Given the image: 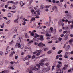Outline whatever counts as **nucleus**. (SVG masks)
Listing matches in <instances>:
<instances>
[{
	"mask_svg": "<svg viewBox=\"0 0 73 73\" xmlns=\"http://www.w3.org/2000/svg\"><path fill=\"white\" fill-rule=\"evenodd\" d=\"M36 52H40V53H41V52H42V50H37L36 51Z\"/></svg>",
	"mask_w": 73,
	"mask_h": 73,
	"instance_id": "44",
	"label": "nucleus"
},
{
	"mask_svg": "<svg viewBox=\"0 0 73 73\" xmlns=\"http://www.w3.org/2000/svg\"><path fill=\"white\" fill-rule=\"evenodd\" d=\"M8 16L9 17H12V14H11V13H9L8 14Z\"/></svg>",
	"mask_w": 73,
	"mask_h": 73,
	"instance_id": "27",
	"label": "nucleus"
},
{
	"mask_svg": "<svg viewBox=\"0 0 73 73\" xmlns=\"http://www.w3.org/2000/svg\"><path fill=\"white\" fill-rule=\"evenodd\" d=\"M14 44V42H13V41L11 40L10 42H9V44L10 45H11V46H12Z\"/></svg>",
	"mask_w": 73,
	"mask_h": 73,
	"instance_id": "10",
	"label": "nucleus"
},
{
	"mask_svg": "<svg viewBox=\"0 0 73 73\" xmlns=\"http://www.w3.org/2000/svg\"><path fill=\"white\" fill-rule=\"evenodd\" d=\"M50 69V67H47V68H46L45 67H43L42 69V70L44 72H46V71H48Z\"/></svg>",
	"mask_w": 73,
	"mask_h": 73,
	"instance_id": "4",
	"label": "nucleus"
},
{
	"mask_svg": "<svg viewBox=\"0 0 73 73\" xmlns=\"http://www.w3.org/2000/svg\"><path fill=\"white\" fill-rule=\"evenodd\" d=\"M49 49V48H46L44 49V51H46L47 50Z\"/></svg>",
	"mask_w": 73,
	"mask_h": 73,
	"instance_id": "45",
	"label": "nucleus"
},
{
	"mask_svg": "<svg viewBox=\"0 0 73 73\" xmlns=\"http://www.w3.org/2000/svg\"><path fill=\"white\" fill-rule=\"evenodd\" d=\"M70 53L69 52H67L65 53V55H67V56H69V55H70Z\"/></svg>",
	"mask_w": 73,
	"mask_h": 73,
	"instance_id": "31",
	"label": "nucleus"
},
{
	"mask_svg": "<svg viewBox=\"0 0 73 73\" xmlns=\"http://www.w3.org/2000/svg\"><path fill=\"white\" fill-rule=\"evenodd\" d=\"M72 23V21H68V24H70Z\"/></svg>",
	"mask_w": 73,
	"mask_h": 73,
	"instance_id": "61",
	"label": "nucleus"
},
{
	"mask_svg": "<svg viewBox=\"0 0 73 73\" xmlns=\"http://www.w3.org/2000/svg\"><path fill=\"white\" fill-rule=\"evenodd\" d=\"M11 66H12V65H10L8 66V68H9V69H10L11 68Z\"/></svg>",
	"mask_w": 73,
	"mask_h": 73,
	"instance_id": "54",
	"label": "nucleus"
},
{
	"mask_svg": "<svg viewBox=\"0 0 73 73\" xmlns=\"http://www.w3.org/2000/svg\"><path fill=\"white\" fill-rule=\"evenodd\" d=\"M20 4L21 5V7H23V5H25V3H23V2L22 1H21L20 2Z\"/></svg>",
	"mask_w": 73,
	"mask_h": 73,
	"instance_id": "17",
	"label": "nucleus"
},
{
	"mask_svg": "<svg viewBox=\"0 0 73 73\" xmlns=\"http://www.w3.org/2000/svg\"><path fill=\"white\" fill-rule=\"evenodd\" d=\"M56 32V29H54L52 27H50V29H47L46 31V33H52L53 34H55Z\"/></svg>",
	"mask_w": 73,
	"mask_h": 73,
	"instance_id": "1",
	"label": "nucleus"
},
{
	"mask_svg": "<svg viewBox=\"0 0 73 73\" xmlns=\"http://www.w3.org/2000/svg\"><path fill=\"white\" fill-rule=\"evenodd\" d=\"M64 37L65 38L64 39V40L65 41L67 40H68V36H66V35H65Z\"/></svg>",
	"mask_w": 73,
	"mask_h": 73,
	"instance_id": "29",
	"label": "nucleus"
},
{
	"mask_svg": "<svg viewBox=\"0 0 73 73\" xmlns=\"http://www.w3.org/2000/svg\"><path fill=\"white\" fill-rule=\"evenodd\" d=\"M16 46H17L18 48H20L21 47V45L19 43H17L16 45Z\"/></svg>",
	"mask_w": 73,
	"mask_h": 73,
	"instance_id": "12",
	"label": "nucleus"
},
{
	"mask_svg": "<svg viewBox=\"0 0 73 73\" xmlns=\"http://www.w3.org/2000/svg\"><path fill=\"white\" fill-rule=\"evenodd\" d=\"M36 66H37V67H38V68H39V70L40 69V64H36Z\"/></svg>",
	"mask_w": 73,
	"mask_h": 73,
	"instance_id": "35",
	"label": "nucleus"
},
{
	"mask_svg": "<svg viewBox=\"0 0 73 73\" xmlns=\"http://www.w3.org/2000/svg\"><path fill=\"white\" fill-rule=\"evenodd\" d=\"M58 58H59V56L58 55H57L56 57V59H58Z\"/></svg>",
	"mask_w": 73,
	"mask_h": 73,
	"instance_id": "56",
	"label": "nucleus"
},
{
	"mask_svg": "<svg viewBox=\"0 0 73 73\" xmlns=\"http://www.w3.org/2000/svg\"><path fill=\"white\" fill-rule=\"evenodd\" d=\"M8 3H9L10 4H15V2H13V1H8L7 3V4H8Z\"/></svg>",
	"mask_w": 73,
	"mask_h": 73,
	"instance_id": "19",
	"label": "nucleus"
},
{
	"mask_svg": "<svg viewBox=\"0 0 73 73\" xmlns=\"http://www.w3.org/2000/svg\"><path fill=\"white\" fill-rule=\"evenodd\" d=\"M19 3V2L18 1H17L15 3L14 2V4H15V5H17V4H18V3Z\"/></svg>",
	"mask_w": 73,
	"mask_h": 73,
	"instance_id": "60",
	"label": "nucleus"
},
{
	"mask_svg": "<svg viewBox=\"0 0 73 73\" xmlns=\"http://www.w3.org/2000/svg\"><path fill=\"white\" fill-rule=\"evenodd\" d=\"M18 42H21V37L19 38L18 40Z\"/></svg>",
	"mask_w": 73,
	"mask_h": 73,
	"instance_id": "24",
	"label": "nucleus"
},
{
	"mask_svg": "<svg viewBox=\"0 0 73 73\" xmlns=\"http://www.w3.org/2000/svg\"><path fill=\"white\" fill-rule=\"evenodd\" d=\"M57 68H60L61 66L60 64H58L57 65Z\"/></svg>",
	"mask_w": 73,
	"mask_h": 73,
	"instance_id": "49",
	"label": "nucleus"
},
{
	"mask_svg": "<svg viewBox=\"0 0 73 73\" xmlns=\"http://www.w3.org/2000/svg\"><path fill=\"white\" fill-rule=\"evenodd\" d=\"M33 0H30L29 2V4H31L33 2Z\"/></svg>",
	"mask_w": 73,
	"mask_h": 73,
	"instance_id": "41",
	"label": "nucleus"
},
{
	"mask_svg": "<svg viewBox=\"0 0 73 73\" xmlns=\"http://www.w3.org/2000/svg\"><path fill=\"white\" fill-rule=\"evenodd\" d=\"M62 23H63L62 21L61 20H60L59 21V23L60 24H62Z\"/></svg>",
	"mask_w": 73,
	"mask_h": 73,
	"instance_id": "57",
	"label": "nucleus"
},
{
	"mask_svg": "<svg viewBox=\"0 0 73 73\" xmlns=\"http://www.w3.org/2000/svg\"><path fill=\"white\" fill-rule=\"evenodd\" d=\"M31 12L33 15H35V16H37L40 15L41 14L40 13V10H36V11H35L34 9H31Z\"/></svg>",
	"mask_w": 73,
	"mask_h": 73,
	"instance_id": "2",
	"label": "nucleus"
},
{
	"mask_svg": "<svg viewBox=\"0 0 73 73\" xmlns=\"http://www.w3.org/2000/svg\"><path fill=\"white\" fill-rule=\"evenodd\" d=\"M12 70H14V68L13 67L11 66V68H10Z\"/></svg>",
	"mask_w": 73,
	"mask_h": 73,
	"instance_id": "59",
	"label": "nucleus"
},
{
	"mask_svg": "<svg viewBox=\"0 0 73 73\" xmlns=\"http://www.w3.org/2000/svg\"><path fill=\"white\" fill-rule=\"evenodd\" d=\"M48 60V59L47 58H45L44 59H42L40 61L41 62H44L45 61H47Z\"/></svg>",
	"mask_w": 73,
	"mask_h": 73,
	"instance_id": "9",
	"label": "nucleus"
},
{
	"mask_svg": "<svg viewBox=\"0 0 73 73\" xmlns=\"http://www.w3.org/2000/svg\"><path fill=\"white\" fill-rule=\"evenodd\" d=\"M40 40H41V41H44V36L41 35L40 36Z\"/></svg>",
	"mask_w": 73,
	"mask_h": 73,
	"instance_id": "20",
	"label": "nucleus"
},
{
	"mask_svg": "<svg viewBox=\"0 0 73 73\" xmlns=\"http://www.w3.org/2000/svg\"><path fill=\"white\" fill-rule=\"evenodd\" d=\"M8 0H1V1H3V3H4L5 2H6V1H7Z\"/></svg>",
	"mask_w": 73,
	"mask_h": 73,
	"instance_id": "48",
	"label": "nucleus"
},
{
	"mask_svg": "<svg viewBox=\"0 0 73 73\" xmlns=\"http://www.w3.org/2000/svg\"><path fill=\"white\" fill-rule=\"evenodd\" d=\"M18 29V27H16L15 28V29L13 31V33H15V32H17V30Z\"/></svg>",
	"mask_w": 73,
	"mask_h": 73,
	"instance_id": "13",
	"label": "nucleus"
},
{
	"mask_svg": "<svg viewBox=\"0 0 73 73\" xmlns=\"http://www.w3.org/2000/svg\"><path fill=\"white\" fill-rule=\"evenodd\" d=\"M41 28H46V26H42L41 27Z\"/></svg>",
	"mask_w": 73,
	"mask_h": 73,
	"instance_id": "62",
	"label": "nucleus"
},
{
	"mask_svg": "<svg viewBox=\"0 0 73 73\" xmlns=\"http://www.w3.org/2000/svg\"><path fill=\"white\" fill-rule=\"evenodd\" d=\"M47 33L46 34V37H51V36H52L51 34H49Z\"/></svg>",
	"mask_w": 73,
	"mask_h": 73,
	"instance_id": "15",
	"label": "nucleus"
},
{
	"mask_svg": "<svg viewBox=\"0 0 73 73\" xmlns=\"http://www.w3.org/2000/svg\"><path fill=\"white\" fill-rule=\"evenodd\" d=\"M55 67V66L54 65L53 66H52V70L53 71V70H54V69H54V67Z\"/></svg>",
	"mask_w": 73,
	"mask_h": 73,
	"instance_id": "39",
	"label": "nucleus"
},
{
	"mask_svg": "<svg viewBox=\"0 0 73 73\" xmlns=\"http://www.w3.org/2000/svg\"><path fill=\"white\" fill-rule=\"evenodd\" d=\"M71 29H73V24L72 25H71Z\"/></svg>",
	"mask_w": 73,
	"mask_h": 73,
	"instance_id": "64",
	"label": "nucleus"
},
{
	"mask_svg": "<svg viewBox=\"0 0 73 73\" xmlns=\"http://www.w3.org/2000/svg\"><path fill=\"white\" fill-rule=\"evenodd\" d=\"M61 52H62V50H60L59 51H58V54H60V53H61Z\"/></svg>",
	"mask_w": 73,
	"mask_h": 73,
	"instance_id": "46",
	"label": "nucleus"
},
{
	"mask_svg": "<svg viewBox=\"0 0 73 73\" xmlns=\"http://www.w3.org/2000/svg\"><path fill=\"white\" fill-rule=\"evenodd\" d=\"M32 70H35V71H37V70H40V68H37L35 66H34L33 68H31Z\"/></svg>",
	"mask_w": 73,
	"mask_h": 73,
	"instance_id": "5",
	"label": "nucleus"
},
{
	"mask_svg": "<svg viewBox=\"0 0 73 73\" xmlns=\"http://www.w3.org/2000/svg\"><path fill=\"white\" fill-rule=\"evenodd\" d=\"M9 71L7 70H5L4 71H3L2 72V73H8Z\"/></svg>",
	"mask_w": 73,
	"mask_h": 73,
	"instance_id": "18",
	"label": "nucleus"
},
{
	"mask_svg": "<svg viewBox=\"0 0 73 73\" xmlns=\"http://www.w3.org/2000/svg\"><path fill=\"white\" fill-rule=\"evenodd\" d=\"M35 20L36 19L35 18L32 17L31 19V21H35Z\"/></svg>",
	"mask_w": 73,
	"mask_h": 73,
	"instance_id": "28",
	"label": "nucleus"
},
{
	"mask_svg": "<svg viewBox=\"0 0 73 73\" xmlns=\"http://www.w3.org/2000/svg\"><path fill=\"white\" fill-rule=\"evenodd\" d=\"M45 65L47 66H49V64L48 63H45Z\"/></svg>",
	"mask_w": 73,
	"mask_h": 73,
	"instance_id": "42",
	"label": "nucleus"
},
{
	"mask_svg": "<svg viewBox=\"0 0 73 73\" xmlns=\"http://www.w3.org/2000/svg\"><path fill=\"white\" fill-rule=\"evenodd\" d=\"M73 41V39H71L69 40V42L70 44H71Z\"/></svg>",
	"mask_w": 73,
	"mask_h": 73,
	"instance_id": "30",
	"label": "nucleus"
},
{
	"mask_svg": "<svg viewBox=\"0 0 73 73\" xmlns=\"http://www.w3.org/2000/svg\"><path fill=\"white\" fill-rule=\"evenodd\" d=\"M49 23H50V22L51 23H52V24H53V21H52L51 19H49Z\"/></svg>",
	"mask_w": 73,
	"mask_h": 73,
	"instance_id": "55",
	"label": "nucleus"
},
{
	"mask_svg": "<svg viewBox=\"0 0 73 73\" xmlns=\"http://www.w3.org/2000/svg\"><path fill=\"white\" fill-rule=\"evenodd\" d=\"M25 35V38H29V37H28V34L27 33H24Z\"/></svg>",
	"mask_w": 73,
	"mask_h": 73,
	"instance_id": "16",
	"label": "nucleus"
},
{
	"mask_svg": "<svg viewBox=\"0 0 73 73\" xmlns=\"http://www.w3.org/2000/svg\"><path fill=\"white\" fill-rule=\"evenodd\" d=\"M68 64L67 65H64V67H63V70H65L66 69H67V68H68Z\"/></svg>",
	"mask_w": 73,
	"mask_h": 73,
	"instance_id": "14",
	"label": "nucleus"
},
{
	"mask_svg": "<svg viewBox=\"0 0 73 73\" xmlns=\"http://www.w3.org/2000/svg\"><path fill=\"white\" fill-rule=\"evenodd\" d=\"M35 32H36V31L35 30H34L33 31H32V32L31 33V36H34V37H35L36 38L39 37H40V35L38 34L35 33L34 35Z\"/></svg>",
	"mask_w": 73,
	"mask_h": 73,
	"instance_id": "3",
	"label": "nucleus"
},
{
	"mask_svg": "<svg viewBox=\"0 0 73 73\" xmlns=\"http://www.w3.org/2000/svg\"><path fill=\"white\" fill-rule=\"evenodd\" d=\"M45 25H50V22H47L45 23Z\"/></svg>",
	"mask_w": 73,
	"mask_h": 73,
	"instance_id": "22",
	"label": "nucleus"
},
{
	"mask_svg": "<svg viewBox=\"0 0 73 73\" xmlns=\"http://www.w3.org/2000/svg\"><path fill=\"white\" fill-rule=\"evenodd\" d=\"M16 6L15 5H13L12 7V9H16Z\"/></svg>",
	"mask_w": 73,
	"mask_h": 73,
	"instance_id": "26",
	"label": "nucleus"
},
{
	"mask_svg": "<svg viewBox=\"0 0 73 73\" xmlns=\"http://www.w3.org/2000/svg\"><path fill=\"white\" fill-rule=\"evenodd\" d=\"M38 46L39 47H43V46H45V44L42 42H40L39 43Z\"/></svg>",
	"mask_w": 73,
	"mask_h": 73,
	"instance_id": "6",
	"label": "nucleus"
},
{
	"mask_svg": "<svg viewBox=\"0 0 73 73\" xmlns=\"http://www.w3.org/2000/svg\"><path fill=\"white\" fill-rule=\"evenodd\" d=\"M52 10L53 11L55 10V11H57V7L56 6H54L52 9Z\"/></svg>",
	"mask_w": 73,
	"mask_h": 73,
	"instance_id": "8",
	"label": "nucleus"
},
{
	"mask_svg": "<svg viewBox=\"0 0 73 73\" xmlns=\"http://www.w3.org/2000/svg\"><path fill=\"white\" fill-rule=\"evenodd\" d=\"M27 70H28V71H29V73H33V71L31 69V68H29Z\"/></svg>",
	"mask_w": 73,
	"mask_h": 73,
	"instance_id": "21",
	"label": "nucleus"
},
{
	"mask_svg": "<svg viewBox=\"0 0 73 73\" xmlns=\"http://www.w3.org/2000/svg\"><path fill=\"white\" fill-rule=\"evenodd\" d=\"M39 64L40 65H41V66H44V63L42 62H41Z\"/></svg>",
	"mask_w": 73,
	"mask_h": 73,
	"instance_id": "37",
	"label": "nucleus"
},
{
	"mask_svg": "<svg viewBox=\"0 0 73 73\" xmlns=\"http://www.w3.org/2000/svg\"><path fill=\"white\" fill-rule=\"evenodd\" d=\"M11 21V20H9V21H8L6 22V24H9L10 23V22Z\"/></svg>",
	"mask_w": 73,
	"mask_h": 73,
	"instance_id": "33",
	"label": "nucleus"
},
{
	"mask_svg": "<svg viewBox=\"0 0 73 73\" xmlns=\"http://www.w3.org/2000/svg\"><path fill=\"white\" fill-rule=\"evenodd\" d=\"M50 7H51V5H50L49 6L46 5L45 6V7L46 8H49Z\"/></svg>",
	"mask_w": 73,
	"mask_h": 73,
	"instance_id": "40",
	"label": "nucleus"
},
{
	"mask_svg": "<svg viewBox=\"0 0 73 73\" xmlns=\"http://www.w3.org/2000/svg\"><path fill=\"white\" fill-rule=\"evenodd\" d=\"M33 42V41L32 40H30L29 42V44H31V43H32Z\"/></svg>",
	"mask_w": 73,
	"mask_h": 73,
	"instance_id": "43",
	"label": "nucleus"
},
{
	"mask_svg": "<svg viewBox=\"0 0 73 73\" xmlns=\"http://www.w3.org/2000/svg\"><path fill=\"white\" fill-rule=\"evenodd\" d=\"M9 46H8L7 47V49H6V52H7L8 53V52H10V50H9V51H8V49H9Z\"/></svg>",
	"mask_w": 73,
	"mask_h": 73,
	"instance_id": "25",
	"label": "nucleus"
},
{
	"mask_svg": "<svg viewBox=\"0 0 73 73\" xmlns=\"http://www.w3.org/2000/svg\"><path fill=\"white\" fill-rule=\"evenodd\" d=\"M70 15H67V19H70Z\"/></svg>",
	"mask_w": 73,
	"mask_h": 73,
	"instance_id": "32",
	"label": "nucleus"
},
{
	"mask_svg": "<svg viewBox=\"0 0 73 73\" xmlns=\"http://www.w3.org/2000/svg\"><path fill=\"white\" fill-rule=\"evenodd\" d=\"M37 54H36V56H39L40 54V52H37Z\"/></svg>",
	"mask_w": 73,
	"mask_h": 73,
	"instance_id": "52",
	"label": "nucleus"
},
{
	"mask_svg": "<svg viewBox=\"0 0 73 73\" xmlns=\"http://www.w3.org/2000/svg\"><path fill=\"white\" fill-rule=\"evenodd\" d=\"M15 58L16 60H17V58H18V56L17 55L15 56Z\"/></svg>",
	"mask_w": 73,
	"mask_h": 73,
	"instance_id": "58",
	"label": "nucleus"
},
{
	"mask_svg": "<svg viewBox=\"0 0 73 73\" xmlns=\"http://www.w3.org/2000/svg\"><path fill=\"white\" fill-rule=\"evenodd\" d=\"M44 5L42 4L40 6V9H43V8H44Z\"/></svg>",
	"mask_w": 73,
	"mask_h": 73,
	"instance_id": "23",
	"label": "nucleus"
},
{
	"mask_svg": "<svg viewBox=\"0 0 73 73\" xmlns=\"http://www.w3.org/2000/svg\"><path fill=\"white\" fill-rule=\"evenodd\" d=\"M18 18L17 19H16L14 20V21L15 23H18Z\"/></svg>",
	"mask_w": 73,
	"mask_h": 73,
	"instance_id": "34",
	"label": "nucleus"
},
{
	"mask_svg": "<svg viewBox=\"0 0 73 73\" xmlns=\"http://www.w3.org/2000/svg\"><path fill=\"white\" fill-rule=\"evenodd\" d=\"M30 58H31V55H28L26 57L25 59L26 60H28Z\"/></svg>",
	"mask_w": 73,
	"mask_h": 73,
	"instance_id": "11",
	"label": "nucleus"
},
{
	"mask_svg": "<svg viewBox=\"0 0 73 73\" xmlns=\"http://www.w3.org/2000/svg\"><path fill=\"white\" fill-rule=\"evenodd\" d=\"M15 51L12 52H11L10 53V54L9 55V56L10 57H13V54H15Z\"/></svg>",
	"mask_w": 73,
	"mask_h": 73,
	"instance_id": "7",
	"label": "nucleus"
},
{
	"mask_svg": "<svg viewBox=\"0 0 73 73\" xmlns=\"http://www.w3.org/2000/svg\"><path fill=\"white\" fill-rule=\"evenodd\" d=\"M52 51L51 50H50L47 53H48V54H50V53H52Z\"/></svg>",
	"mask_w": 73,
	"mask_h": 73,
	"instance_id": "38",
	"label": "nucleus"
},
{
	"mask_svg": "<svg viewBox=\"0 0 73 73\" xmlns=\"http://www.w3.org/2000/svg\"><path fill=\"white\" fill-rule=\"evenodd\" d=\"M64 57L65 58H68V56H67V55H65Z\"/></svg>",
	"mask_w": 73,
	"mask_h": 73,
	"instance_id": "63",
	"label": "nucleus"
},
{
	"mask_svg": "<svg viewBox=\"0 0 73 73\" xmlns=\"http://www.w3.org/2000/svg\"><path fill=\"white\" fill-rule=\"evenodd\" d=\"M5 64L6 65H7V64H8V63H9V61H5Z\"/></svg>",
	"mask_w": 73,
	"mask_h": 73,
	"instance_id": "51",
	"label": "nucleus"
},
{
	"mask_svg": "<svg viewBox=\"0 0 73 73\" xmlns=\"http://www.w3.org/2000/svg\"><path fill=\"white\" fill-rule=\"evenodd\" d=\"M0 55H1V56H3V55H4L3 52L2 51H0Z\"/></svg>",
	"mask_w": 73,
	"mask_h": 73,
	"instance_id": "36",
	"label": "nucleus"
},
{
	"mask_svg": "<svg viewBox=\"0 0 73 73\" xmlns=\"http://www.w3.org/2000/svg\"><path fill=\"white\" fill-rule=\"evenodd\" d=\"M36 57V56L35 55H33L32 57V59H34V58H35Z\"/></svg>",
	"mask_w": 73,
	"mask_h": 73,
	"instance_id": "47",
	"label": "nucleus"
},
{
	"mask_svg": "<svg viewBox=\"0 0 73 73\" xmlns=\"http://www.w3.org/2000/svg\"><path fill=\"white\" fill-rule=\"evenodd\" d=\"M4 3H3L1 4V7H3L4 6Z\"/></svg>",
	"mask_w": 73,
	"mask_h": 73,
	"instance_id": "50",
	"label": "nucleus"
},
{
	"mask_svg": "<svg viewBox=\"0 0 73 73\" xmlns=\"http://www.w3.org/2000/svg\"><path fill=\"white\" fill-rule=\"evenodd\" d=\"M37 38L35 37H34V38L33 39V41H36V39H37Z\"/></svg>",
	"mask_w": 73,
	"mask_h": 73,
	"instance_id": "53",
	"label": "nucleus"
}]
</instances>
